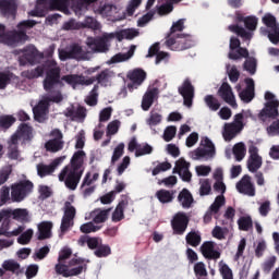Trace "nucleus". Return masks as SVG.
<instances>
[{
  "mask_svg": "<svg viewBox=\"0 0 279 279\" xmlns=\"http://www.w3.org/2000/svg\"><path fill=\"white\" fill-rule=\"evenodd\" d=\"M75 215H77V209H75V206H73L71 202L66 201L63 206V217L60 226V231L62 234L69 232V228L73 227Z\"/></svg>",
  "mask_w": 279,
  "mask_h": 279,
  "instance_id": "6e6552de",
  "label": "nucleus"
},
{
  "mask_svg": "<svg viewBox=\"0 0 279 279\" xmlns=\"http://www.w3.org/2000/svg\"><path fill=\"white\" fill-rule=\"evenodd\" d=\"M13 80L14 74L12 72H0V90L5 89Z\"/></svg>",
  "mask_w": 279,
  "mask_h": 279,
  "instance_id": "49530a36",
  "label": "nucleus"
},
{
  "mask_svg": "<svg viewBox=\"0 0 279 279\" xmlns=\"http://www.w3.org/2000/svg\"><path fill=\"white\" fill-rule=\"evenodd\" d=\"M2 268L4 269V271H11L12 274H16V271L21 269V264H19L14 259H7L2 264Z\"/></svg>",
  "mask_w": 279,
  "mask_h": 279,
  "instance_id": "de8ad7c7",
  "label": "nucleus"
},
{
  "mask_svg": "<svg viewBox=\"0 0 279 279\" xmlns=\"http://www.w3.org/2000/svg\"><path fill=\"white\" fill-rule=\"evenodd\" d=\"M175 193L166 189L158 190L155 194V197L158 198L160 204H171L174 199Z\"/></svg>",
  "mask_w": 279,
  "mask_h": 279,
  "instance_id": "c756f323",
  "label": "nucleus"
},
{
  "mask_svg": "<svg viewBox=\"0 0 279 279\" xmlns=\"http://www.w3.org/2000/svg\"><path fill=\"white\" fill-rule=\"evenodd\" d=\"M34 236V230L28 229L25 232H23L19 238H17V243L20 245H28L31 243L32 238Z\"/></svg>",
  "mask_w": 279,
  "mask_h": 279,
  "instance_id": "6e6d98bb",
  "label": "nucleus"
},
{
  "mask_svg": "<svg viewBox=\"0 0 279 279\" xmlns=\"http://www.w3.org/2000/svg\"><path fill=\"white\" fill-rule=\"evenodd\" d=\"M239 97L242 101H244V104H250V101L254 99L255 93L252 89H243L240 92Z\"/></svg>",
  "mask_w": 279,
  "mask_h": 279,
  "instance_id": "0e129e2a",
  "label": "nucleus"
},
{
  "mask_svg": "<svg viewBox=\"0 0 279 279\" xmlns=\"http://www.w3.org/2000/svg\"><path fill=\"white\" fill-rule=\"evenodd\" d=\"M276 260H277V258H276V256H270V257H268L265 262H264V264H263V271L265 272V274H269V271H271V269H274V267H275V265H276Z\"/></svg>",
  "mask_w": 279,
  "mask_h": 279,
  "instance_id": "69168bd1",
  "label": "nucleus"
},
{
  "mask_svg": "<svg viewBox=\"0 0 279 279\" xmlns=\"http://www.w3.org/2000/svg\"><path fill=\"white\" fill-rule=\"evenodd\" d=\"M21 153L19 151V143H14L11 137V143L9 145V158L11 160H19Z\"/></svg>",
  "mask_w": 279,
  "mask_h": 279,
  "instance_id": "13d9d810",
  "label": "nucleus"
},
{
  "mask_svg": "<svg viewBox=\"0 0 279 279\" xmlns=\"http://www.w3.org/2000/svg\"><path fill=\"white\" fill-rule=\"evenodd\" d=\"M125 149V144L120 143L113 150V155L111 157V165L118 162V160L123 156Z\"/></svg>",
  "mask_w": 279,
  "mask_h": 279,
  "instance_id": "bf43d9fd",
  "label": "nucleus"
},
{
  "mask_svg": "<svg viewBox=\"0 0 279 279\" xmlns=\"http://www.w3.org/2000/svg\"><path fill=\"white\" fill-rule=\"evenodd\" d=\"M239 230L243 232H250L251 228L253 227L252 217L250 216H242L238 220Z\"/></svg>",
  "mask_w": 279,
  "mask_h": 279,
  "instance_id": "79ce46f5",
  "label": "nucleus"
},
{
  "mask_svg": "<svg viewBox=\"0 0 279 279\" xmlns=\"http://www.w3.org/2000/svg\"><path fill=\"white\" fill-rule=\"evenodd\" d=\"M126 77L131 82L128 84V88L132 93V90H135L136 88H138V86H142L143 82L147 80V72H145V70L141 68H136L130 71Z\"/></svg>",
  "mask_w": 279,
  "mask_h": 279,
  "instance_id": "9b49d317",
  "label": "nucleus"
},
{
  "mask_svg": "<svg viewBox=\"0 0 279 279\" xmlns=\"http://www.w3.org/2000/svg\"><path fill=\"white\" fill-rule=\"evenodd\" d=\"M158 96V88L148 89L142 99V110L147 112L151 106H154V99Z\"/></svg>",
  "mask_w": 279,
  "mask_h": 279,
  "instance_id": "a878e982",
  "label": "nucleus"
},
{
  "mask_svg": "<svg viewBox=\"0 0 279 279\" xmlns=\"http://www.w3.org/2000/svg\"><path fill=\"white\" fill-rule=\"evenodd\" d=\"M46 151H50L51 154H56L58 151H62L64 149V141L59 140H49L45 144Z\"/></svg>",
  "mask_w": 279,
  "mask_h": 279,
  "instance_id": "2f4dec72",
  "label": "nucleus"
},
{
  "mask_svg": "<svg viewBox=\"0 0 279 279\" xmlns=\"http://www.w3.org/2000/svg\"><path fill=\"white\" fill-rule=\"evenodd\" d=\"M180 32H184V19H181L172 24L166 39L180 35Z\"/></svg>",
  "mask_w": 279,
  "mask_h": 279,
  "instance_id": "f704fd0d",
  "label": "nucleus"
},
{
  "mask_svg": "<svg viewBox=\"0 0 279 279\" xmlns=\"http://www.w3.org/2000/svg\"><path fill=\"white\" fill-rule=\"evenodd\" d=\"M179 94L183 97V104L186 108L193 106V99L195 97V87L191 83L190 78H185L182 85L178 88Z\"/></svg>",
  "mask_w": 279,
  "mask_h": 279,
  "instance_id": "f8f14e48",
  "label": "nucleus"
},
{
  "mask_svg": "<svg viewBox=\"0 0 279 279\" xmlns=\"http://www.w3.org/2000/svg\"><path fill=\"white\" fill-rule=\"evenodd\" d=\"M112 254V248L110 245L104 244L102 242L99 244L98 248L94 251V255L97 258H108Z\"/></svg>",
  "mask_w": 279,
  "mask_h": 279,
  "instance_id": "e433bc0d",
  "label": "nucleus"
},
{
  "mask_svg": "<svg viewBox=\"0 0 279 279\" xmlns=\"http://www.w3.org/2000/svg\"><path fill=\"white\" fill-rule=\"evenodd\" d=\"M185 243L191 247H199L202 245V233L192 230L185 235Z\"/></svg>",
  "mask_w": 279,
  "mask_h": 279,
  "instance_id": "7c9ffc66",
  "label": "nucleus"
},
{
  "mask_svg": "<svg viewBox=\"0 0 279 279\" xmlns=\"http://www.w3.org/2000/svg\"><path fill=\"white\" fill-rule=\"evenodd\" d=\"M165 45L171 51H186L195 46V41H193V35L180 34L166 39Z\"/></svg>",
  "mask_w": 279,
  "mask_h": 279,
  "instance_id": "39448f33",
  "label": "nucleus"
},
{
  "mask_svg": "<svg viewBox=\"0 0 279 279\" xmlns=\"http://www.w3.org/2000/svg\"><path fill=\"white\" fill-rule=\"evenodd\" d=\"M80 230L83 234H90V232H99V230H101V226H97L95 225V222H86L83 223L80 227Z\"/></svg>",
  "mask_w": 279,
  "mask_h": 279,
  "instance_id": "3c124183",
  "label": "nucleus"
},
{
  "mask_svg": "<svg viewBox=\"0 0 279 279\" xmlns=\"http://www.w3.org/2000/svg\"><path fill=\"white\" fill-rule=\"evenodd\" d=\"M178 202L181 203L182 208H191L195 199L187 189H183L178 195Z\"/></svg>",
  "mask_w": 279,
  "mask_h": 279,
  "instance_id": "cd10ccee",
  "label": "nucleus"
},
{
  "mask_svg": "<svg viewBox=\"0 0 279 279\" xmlns=\"http://www.w3.org/2000/svg\"><path fill=\"white\" fill-rule=\"evenodd\" d=\"M84 160H86V153L84 150H77L73 154L70 163L65 166L59 173V181L64 182V185L70 191H75L86 167H84Z\"/></svg>",
  "mask_w": 279,
  "mask_h": 279,
  "instance_id": "f03ea898",
  "label": "nucleus"
},
{
  "mask_svg": "<svg viewBox=\"0 0 279 279\" xmlns=\"http://www.w3.org/2000/svg\"><path fill=\"white\" fill-rule=\"evenodd\" d=\"M257 62L254 57H248L243 64L244 71H247L250 75H256Z\"/></svg>",
  "mask_w": 279,
  "mask_h": 279,
  "instance_id": "a18cd8bd",
  "label": "nucleus"
},
{
  "mask_svg": "<svg viewBox=\"0 0 279 279\" xmlns=\"http://www.w3.org/2000/svg\"><path fill=\"white\" fill-rule=\"evenodd\" d=\"M27 40V33L24 31H14L4 36L3 43L5 45H16V43H23Z\"/></svg>",
  "mask_w": 279,
  "mask_h": 279,
  "instance_id": "5701e85b",
  "label": "nucleus"
},
{
  "mask_svg": "<svg viewBox=\"0 0 279 279\" xmlns=\"http://www.w3.org/2000/svg\"><path fill=\"white\" fill-rule=\"evenodd\" d=\"M45 54L34 46H28L23 49V54L20 57L21 66H25V64H38Z\"/></svg>",
  "mask_w": 279,
  "mask_h": 279,
  "instance_id": "1a4fd4ad",
  "label": "nucleus"
},
{
  "mask_svg": "<svg viewBox=\"0 0 279 279\" xmlns=\"http://www.w3.org/2000/svg\"><path fill=\"white\" fill-rule=\"evenodd\" d=\"M260 167H263V157H256V155L248 157L247 169L251 173H256Z\"/></svg>",
  "mask_w": 279,
  "mask_h": 279,
  "instance_id": "72a5a7b5",
  "label": "nucleus"
},
{
  "mask_svg": "<svg viewBox=\"0 0 279 279\" xmlns=\"http://www.w3.org/2000/svg\"><path fill=\"white\" fill-rule=\"evenodd\" d=\"M268 40L272 43V45H278L279 43V26L275 28H270V34L268 36Z\"/></svg>",
  "mask_w": 279,
  "mask_h": 279,
  "instance_id": "774afa93",
  "label": "nucleus"
},
{
  "mask_svg": "<svg viewBox=\"0 0 279 279\" xmlns=\"http://www.w3.org/2000/svg\"><path fill=\"white\" fill-rule=\"evenodd\" d=\"M16 123V118L12 114L0 116V128L1 130H10L13 124Z\"/></svg>",
  "mask_w": 279,
  "mask_h": 279,
  "instance_id": "58836bf2",
  "label": "nucleus"
},
{
  "mask_svg": "<svg viewBox=\"0 0 279 279\" xmlns=\"http://www.w3.org/2000/svg\"><path fill=\"white\" fill-rule=\"evenodd\" d=\"M240 58H250V51L247 50V48L240 47L235 52H229L230 60H240Z\"/></svg>",
  "mask_w": 279,
  "mask_h": 279,
  "instance_id": "09e8293b",
  "label": "nucleus"
},
{
  "mask_svg": "<svg viewBox=\"0 0 279 279\" xmlns=\"http://www.w3.org/2000/svg\"><path fill=\"white\" fill-rule=\"evenodd\" d=\"M95 77H96L97 84L106 88L107 86H110V82L112 77H114V72L110 71L109 69H105L100 73H98Z\"/></svg>",
  "mask_w": 279,
  "mask_h": 279,
  "instance_id": "bb28decb",
  "label": "nucleus"
},
{
  "mask_svg": "<svg viewBox=\"0 0 279 279\" xmlns=\"http://www.w3.org/2000/svg\"><path fill=\"white\" fill-rule=\"evenodd\" d=\"M221 206H226V196L223 195H218L215 198V202L210 205L209 210L214 214L217 215L219 210H221Z\"/></svg>",
  "mask_w": 279,
  "mask_h": 279,
  "instance_id": "c03bdc74",
  "label": "nucleus"
},
{
  "mask_svg": "<svg viewBox=\"0 0 279 279\" xmlns=\"http://www.w3.org/2000/svg\"><path fill=\"white\" fill-rule=\"evenodd\" d=\"M201 145L206 148H196L194 150V160H199V158H213L215 156V144L208 137H204L201 141Z\"/></svg>",
  "mask_w": 279,
  "mask_h": 279,
  "instance_id": "4468645a",
  "label": "nucleus"
},
{
  "mask_svg": "<svg viewBox=\"0 0 279 279\" xmlns=\"http://www.w3.org/2000/svg\"><path fill=\"white\" fill-rule=\"evenodd\" d=\"M177 132H178V129L175 126L173 125L168 126L163 132V141H166V143H171V141L175 138Z\"/></svg>",
  "mask_w": 279,
  "mask_h": 279,
  "instance_id": "680f3d73",
  "label": "nucleus"
},
{
  "mask_svg": "<svg viewBox=\"0 0 279 279\" xmlns=\"http://www.w3.org/2000/svg\"><path fill=\"white\" fill-rule=\"evenodd\" d=\"M278 108V100H271L266 102L265 108L262 109L258 114V119L263 122L267 121V119H276L277 117H279Z\"/></svg>",
  "mask_w": 279,
  "mask_h": 279,
  "instance_id": "dca6fc26",
  "label": "nucleus"
},
{
  "mask_svg": "<svg viewBox=\"0 0 279 279\" xmlns=\"http://www.w3.org/2000/svg\"><path fill=\"white\" fill-rule=\"evenodd\" d=\"M46 72V77L43 81L44 90H46V95L41 96L38 105L33 109L35 114V119H40L45 117L47 112H49V108L51 104H61L64 100V96H62V92L54 90L51 92L52 88L60 86L62 84V80L60 73L62 70L58 66V62L53 59L47 60L44 64L38 65L33 70H26L22 72V76L26 77V80H37V77H43Z\"/></svg>",
  "mask_w": 279,
  "mask_h": 279,
  "instance_id": "f257e3e1",
  "label": "nucleus"
},
{
  "mask_svg": "<svg viewBox=\"0 0 279 279\" xmlns=\"http://www.w3.org/2000/svg\"><path fill=\"white\" fill-rule=\"evenodd\" d=\"M267 133L270 136H279V119L274 121L268 128Z\"/></svg>",
  "mask_w": 279,
  "mask_h": 279,
  "instance_id": "338daca9",
  "label": "nucleus"
},
{
  "mask_svg": "<svg viewBox=\"0 0 279 279\" xmlns=\"http://www.w3.org/2000/svg\"><path fill=\"white\" fill-rule=\"evenodd\" d=\"M247 149L245 148V144L240 142L233 146V156L238 162H241L243 158H245Z\"/></svg>",
  "mask_w": 279,
  "mask_h": 279,
  "instance_id": "4c0bfd02",
  "label": "nucleus"
},
{
  "mask_svg": "<svg viewBox=\"0 0 279 279\" xmlns=\"http://www.w3.org/2000/svg\"><path fill=\"white\" fill-rule=\"evenodd\" d=\"M112 208L101 209L96 208L90 213V218L93 223H96V226H99V223H106L108 221V218L110 217V211Z\"/></svg>",
  "mask_w": 279,
  "mask_h": 279,
  "instance_id": "4be33fe9",
  "label": "nucleus"
},
{
  "mask_svg": "<svg viewBox=\"0 0 279 279\" xmlns=\"http://www.w3.org/2000/svg\"><path fill=\"white\" fill-rule=\"evenodd\" d=\"M134 49H136V46H132L130 50L126 53H117L111 58V62L113 64H117V62H125V60H130L132 56H134Z\"/></svg>",
  "mask_w": 279,
  "mask_h": 279,
  "instance_id": "a19ab883",
  "label": "nucleus"
},
{
  "mask_svg": "<svg viewBox=\"0 0 279 279\" xmlns=\"http://www.w3.org/2000/svg\"><path fill=\"white\" fill-rule=\"evenodd\" d=\"M218 267H219L220 275L222 276V279H234L232 269L223 260L219 262Z\"/></svg>",
  "mask_w": 279,
  "mask_h": 279,
  "instance_id": "37998d69",
  "label": "nucleus"
},
{
  "mask_svg": "<svg viewBox=\"0 0 279 279\" xmlns=\"http://www.w3.org/2000/svg\"><path fill=\"white\" fill-rule=\"evenodd\" d=\"M218 96L222 98L226 104L231 106V108H236V98H234V93L230 84L222 83L218 89Z\"/></svg>",
  "mask_w": 279,
  "mask_h": 279,
  "instance_id": "a211bd4d",
  "label": "nucleus"
},
{
  "mask_svg": "<svg viewBox=\"0 0 279 279\" xmlns=\"http://www.w3.org/2000/svg\"><path fill=\"white\" fill-rule=\"evenodd\" d=\"M62 82L70 84V86H77L82 82V75L77 74H68L61 77Z\"/></svg>",
  "mask_w": 279,
  "mask_h": 279,
  "instance_id": "5fc2aeb1",
  "label": "nucleus"
},
{
  "mask_svg": "<svg viewBox=\"0 0 279 279\" xmlns=\"http://www.w3.org/2000/svg\"><path fill=\"white\" fill-rule=\"evenodd\" d=\"M194 274L198 278H204L208 276V271L206 270V264L204 262H198L194 265Z\"/></svg>",
  "mask_w": 279,
  "mask_h": 279,
  "instance_id": "052dcab7",
  "label": "nucleus"
},
{
  "mask_svg": "<svg viewBox=\"0 0 279 279\" xmlns=\"http://www.w3.org/2000/svg\"><path fill=\"white\" fill-rule=\"evenodd\" d=\"M51 230H53V222L43 221L38 225V241L51 239Z\"/></svg>",
  "mask_w": 279,
  "mask_h": 279,
  "instance_id": "393cba45",
  "label": "nucleus"
},
{
  "mask_svg": "<svg viewBox=\"0 0 279 279\" xmlns=\"http://www.w3.org/2000/svg\"><path fill=\"white\" fill-rule=\"evenodd\" d=\"M204 101H205L207 108H209V110H211L213 112H217V110H219V108H221V102H219V99H217L213 95L205 96Z\"/></svg>",
  "mask_w": 279,
  "mask_h": 279,
  "instance_id": "ea45409f",
  "label": "nucleus"
},
{
  "mask_svg": "<svg viewBox=\"0 0 279 279\" xmlns=\"http://www.w3.org/2000/svg\"><path fill=\"white\" fill-rule=\"evenodd\" d=\"M262 22L269 29H275V27H279L278 23L276 22V16L271 15V13L265 14L262 19Z\"/></svg>",
  "mask_w": 279,
  "mask_h": 279,
  "instance_id": "4d7b16f0",
  "label": "nucleus"
},
{
  "mask_svg": "<svg viewBox=\"0 0 279 279\" xmlns=\"http://www.w3.org/2000/svg\"><path fill=\"white\" fill-rule=\"evenodd\" d=\"M138 36V31L135 28L122 29L117 34L118 40H134Z\"/></svg>",
  "mask_w": 279,
  "mask_h": 279,
  "instance_id": "c9c22d12",
  "label": "nucleus"
},
{
  "mask_svg": "<svg viewBox=\"0 0 279 279\" xmlns=\"http://www.w3.org/2000/svg\"><path fill=\"white\" fill-rule=\"evenodd\" d=\"M244 26L248 32H256V27H258V17L254 15L246 16L244 20Z\"/></svg>",
  "mask_w": 279,
  "mask_h": 279,
  "instance_id": "864d4df0",
  "label": "nucleus"
},
{
  "mask_svg": "<svg viewBox=\"0 0 279 279\" xmlns=\"http://www.w3.org/2000/svg\"><path fill=\"white\" fill-rule=\"evenodd\" d=\"M53 171L56 170L51 167V165L49 166L45 163L37 165V175H39V178H47V175H51Z\"/></svg>",
  "mask_w": 279,
  "mask_h": 279,
  "instance_id": "8fccbe9b",
  "label": "nucleus"
},
{
  "mask_svg": "<svg viewBox=\"0 0 279 279\" xmlns=\"http://www.w3.org/2000/svg\"><path fill=\"white\" fill-rule=\"evenodd\" d=\"M59 60L66 62V60H88V51L84 50L80 44H72L68 50H59Z\"/></svg>",
  "mask_w": 279,
  "mask_h": 279,
  "instance_id": "0eeeda50",
  "label": "nucleus"
},
{
  "mask_svg": "<svg viewBox=\"0 0 279 279\" xmlns=\"http://www.w3.org/2000/svg\"><path fill=\"white\" fill-rule=\"evenodd\" d=\"M10 186L3 185L0 189V204L4 206V204H10L12 202V196H10Z\"/></svg>",
  "mask_w": 279,
  "mask_h": 279,
  "instance_id": "603ef678",
  "label": "nucleus"
},
{
  "mask_svg": "<svg viewBox=\"0 0 279 279\" xmlns=\"http://www.w3.org/2000/svg\"><path fill=\"white\" fill-rule=\"evenodd\" d=\"M34 191V183L29 180L19 181L11 184V202L21 204Z\"/></svg>",
  "mask_w": 279,
  "mask_h": 279,
  "instance_id": "20e7f679",
  "label": "nucleus"
},
{
  "mask_svg": "<svg viewBox=\"0 0 279 279\" xmlns=\"http://www.w3.org/2000/svg\"><path fill=\"white\" fill-rule=\"evenodd\" d=\"M201 253L207 260H218V258H221V253L215 250V242L213 241H205L201 245Z\"/></svg>",
  "mask_w": 279,
  "mask_h": 279,
  "instance_id": "6ab92c4d",
  "label": "nucleus"
},
{
  "mask_svg": "<svg viewBox=\"0 0 279 279\" xmlns=\"http://www.w3.org/2000/svg\"><path fill=\"white\" fill-rule=\"evenodd\" d=\"M98 0H49L48 8L49 10H58L59 12H64V14H69V8L75 14H82V10L88 8L90 3H97Z\"/></svg>",
  "mask_w": 279,
  "mask_h": 279,
  "instance_id": "7ed1b4c3",
  "label": "nucleus"
},
{
  "mask_svg": "<svg viewBox=\"0 0 279 279\" xmlns=\"http://www.w3.org/2000/svg\"><path fill=\"white\" fill-rule=\"evenodd\" d=\"M189 167H191V163H189L184 159H180L177 162L173 173H178L183 182H191V178H193V174L189 170Z\"/></svg>",
  "mask_w": 279,
  "mask_h": 279,
  "instance_id": "aec40b11",
  "label": "nucleus"
},
{
  "mask_svg": "<svg viewBox=\"0 0 279 279\" xmlns=\"http://www.w3.org/2000/svg\"><path fill=\"white\" fill-rule=\"evenodd\" d=\"M235 187L242 195H248V197L256 195V189L254 187V183H252V177H250V174L242 177Z\"/></svg>",
  "mask_w": 279,
  "mask_h": 279,
  "instance_id": "f3484780",
  "label": "nucleus"
},
{
  "mask_svg": "<svg viewBox=\"0 0 279 279\" xmlns=\"http://www.w3.org/2000/svg\"><path fill=\"white\" fill-rule=\"evenodd\" d=\"M10 175H12L11 167H4L0 169V186H3V184L10 180Z\"/></svg>",
  "mask_w": 279,
  "mask_h": 279,
  "instance_id": "e2e57ef3",
  "label": "nucleus"
},
{
  "mask_svg": "<svg viewBox=\"0 0 279 279\" xmlns=\"http://www.w3.org/2000/svg\"><path fill=\"white\" fill-rule=\"evenodd\" d=\"M128 199H122L116 207L112 213L111 221L113 223H119V221H123L125 219V208H128Z\"/></svg>",
  "mask_w": 279,
  "mask_h": 279,
  "instance_id": "b1692460",
  "label": "nucleus"
},
{
  "mask_svg": "<svg viewBox=\"0 0 279 279\" xmlns=\"http://www.w3.org/2000/svg\"><path fill=\"white\" fill-rule=\"evenodd\" d=\"M86 45L94 53H108L110 50L108 40L105 37H88Z\"/></svg>",
  "mask_w": 279,
  "mask_h": 279,
  "instance_id": "2eb2a0df",
  "label": "nucleus"
},
{
  "mask_svg": "<svg viewBox=\"0 0 279 279\" xmlns=\"http://www.w3.org/2000/svg\"><path fill=\"white\" fill-rule=\"evenodd\" d=\"M229 32L236 34L240 38H244V40H252V33L245 31L243 26H239V24H232L228 26Z\"/></svg>",
  "mask_w": 279,
  "mask_h": 279,
  "instance_id": "473e14b6",
  "label": "nucleus"
},
{
  "mask_svg": "<svg viewBox=\"0 0 279 279\" xmlns=\"http://www.w3.org/2000/svg\"><path fill=\"white\" fill-rule=\"evenodd\" d=\"M190 221L189 216L184 211L177 213L171 220L173 234L182 236L186 232Z\"/></svg>",
  "mask_w": 279,
  "mask_h": 279,
  "instance_id": "9d476101",
  "label": "nucleus"
},
{
  "mask_svg": "<svg viewBox=\"0 0 279 279\" xmlns=\"http://www.w3.org/2000/svg\"><path fill=\"white\" fill-rule=\"evenodd\" d=\"M4 213H9V216H7V220L12 217V219H14L15 221H21L22 223L29 222V211L27 209H4Z\"/></svg>",
  "mask_w": 279,
  "mask_h": 279,
  "instance_id": "412c9836",
  "label": "nucleus"
},
{
  "mask_svg": "<svg viewBox=\"0 0 279 279\" xmlns=\"http://www.w3.org/2000/svg\"><path fill=\"white\" fill-rule=\"evenodd\" d=\"M11 138L13 143H19V141H22V143H29V141L34 138V129L27 123H22Z\"/></svg>",
  "mask_w": 279,
  "mask_h": 279,
  "instance_id": "ddd939ff",
  "label": "nucleus"
},
{
  "mask_svg": "<svg viewBox=\"0 0 279 279\" xmlns=\"http://www.w3.org/2000/svg\"><path fill=\"white\" fill-rule=\"evenodd\" d=\"M16 9L15 0H0V12L4 16L8 14H16Z\"/></svg>",
  "mask_w": 279,
  "mask_h": 279,
  "instance_id": "c85d7f7f",
  "label": "nucleus"
},
{
  "mask_svg": "<svg viewBox=\"0 0 279 279\" xmlns=\"http://www.w3.org/2000/svg\"><path fill=\"white\" fill-rule=\"evenodd\" d=\"M245 123H243V113H236L233 118V122L225 123L222 136L227 143H230L233 138H236L238 134L243 132Z\"/></svg>",
  "mask_w": 279,
  "mask_h": 279,
  "instance_id": "423d86ee",
  "label": "nucleus"
}]
</instances>
